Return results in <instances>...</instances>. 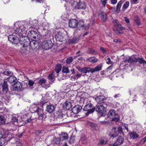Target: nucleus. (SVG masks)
<instances>
[{
    "mask_svg": "<svg viewBox=\"0 0 146 146\" xmlns=\"http://www.w3.org/2000/svg\"><path fill=\"white\" fill-rule=\"evenodd\" d=\"M64 34L61 31H59L55 35V38L57 41H62L64 36Z\"/></svg>",
    "mask_w": 146,
    "mask_h": 146,
    "instance_id": "obj_19",
    "label": "nucleus"
},
{
    "mask_svg": "<svg viewBox=\"0 0 146 146\" xmlns=\"http://www.w3.org/2000/svg\"><path fill=\"white\" fill-rule=\"evenodd\" d=\"M83 110L86 112L85 113L86 116H88L90 114L94 113L95 110V107L91 103L86 104L83 108Z\"/></svg>",
    "mask_w": 146,
    "mask_h": 146,
    "instance_id": "obj_4",
    "label": "nucleus"
},
{
    "mask_svg": "<svg viewBox=\"0 0 146 146\" xmlns=\"http://www.w3.org/2000/svg\"><path fill=\"white\" fill-rule=\"evenodd\" d=\"M107 143V142L104 141V139H101L100 141V145H103L106 144Z\"/></svg>",
    "mask_w": 146,
    "mask_h": 146,
    "instance_id": "obj_50",
    "label": "nucleus"
},
{
    "mask_svg": "<svg viewBox=\"0 0 146 146\" xmlns=\"http://www.w3.org/2000/svg\"><path fill=\"white\" fill-rule=\"evenodd\" d=\"M117 2V0H111V3L113 4H115Z\"/></svg>",
    "mask_w": 146,
    "mask_h": 146,
    "instance_id": "obj_64",
    "label": "nucleus"
},
{
    "mask_svg": "<svg viewBox=\"0 0 146 146\" xmlns=\"http://www.w3.org/2000/svg\"><path fill=\"white\" fill-rule=\"evenodd\" d=\"M114 42L115 43H120L121 42V39H114L113 40Z\"/></svg>",
    "mask_w": 146,
    "mask_h": 146,
    "instance_id": "obj_57",
    "label": "nucleus"
},
{
    "mask_svg": "<svg viewBox=\"0 0 146 146\" xmlns=\"http://www.w3.org/2000/svg\"><path fill=\"white\" fill-rule=\"evenodd\" d=\"M123 60L125 63L130 62L134 64L138 62L139 64H143V65L146 64V61L144 60L143 58L137 59L133 56L125 57L124 58Z\"/></svg>",
    "mask_w": 146,
    "mask_h": 146,
    "instance_id": "obj_1",
    "label": "nucleus"
},
{
    "mask_svg": "<svg viewBox=\"0 0 146 146\" xmlns=\"http://www.w3.org/2000/svg\"><path fill=\"white\" fill-rule=\"evenodd\" d=\"M37 41L32 40L30 42V51L32 52V50L37 48H38V42Z\"/></svg>",
    "mask_w": 146,
    "mask_h": 146,
    "instance_id": "obj_14",
    "label": "nucleus"
},
{
    "mask_svg": "<svg viewBox=\"0 0 146 146\" xmlns=\"http://www.w3.org/2000/svg\"><path fill=\"white\" fill-rule=\"evenodd\" d=\"M53 45L51 40L49 39H47L43 41L41 44L42 48L46 50L51 48Z\"/></svg>",
    "mask_w": 146,
    "mask_h": 146,
    "instance_id": "obj_8",
    "label": "nucleus"
},
{
    "mask_svg": "<svg viewBox=\"0 0 146 146\" xmlns=\"http://www.w3.org/2000/svg\"><path fill=\"white\" fill-rule=\"evenodd\" d=\"M7 79L8 82L11 84L15 82L17 80L16 77L12 76H10L9 78H7Z\"/></svg>",
    "mask_w": 146,
    "mask_h": 146,
    "instance_id": "obj_31",
    "label": "nucleus"
},
{
    "mask_svg": "<svg viewBox=\"0 0 146 146\" xmlns=\"http://www.w3.org/2000/svg\"><path fill=\"white\" fill-rule=\"evenodd\" d=\"M48 78L49 80H52L53 79V74H49L48 76Z\"/></svg>",
    "mask_w": 146,
    "mask_h": 146,
    "instance_id": "obj_60",
    "label": "nucleus"
},
{
    "mask_svg": "<svg viewBox=\"0 0 146 146\" xmlns=\"http://www.w3.org/2000/svg\"><path fill=\"white\" fill-rule=\"evenodd\" d=\"M113 23L115 24V27H116L117 25H119L118 24L119 22L118 20L116 19L114 20L113 21Z\"/></svg>",
    "mask_w": 146,
    "mask_h": 146,
    "instance_id": "obj_56",
    "label": "nucleus"
},
{
    "mask_svg": "<svg viewBox=\"0 0 146 146\" xmlns=\"http://www.w3.org/2000/svg\"><path fill=\"white\" fill-rule=\"evenodd\" d=\"M100 50L104 54H106L107 52L105 49L104 47L101 46L100 47Z\"/></svg>",
    "mask_w": 146,
    "mask_h": 146,
    "instance_id": "obj_48",
    "label": "nucleus"
},
{
    "mask_svg": "<svg viewBox=\"0 0 146 146\" xmlns=\"http://www.w3.org/2000/svg\"><path fill=\"white\" fill-rule=\"evenodd\" d=\"M32 26L29 28L31 29V27L34 29H36L38 26V24L37 21L36 20H34L32 21L31 24Z\"/></svg>",
    "mask_w": 146,
    "mask_h": 146,
    "instance_id": "obj_28",
    "label": "nucleus"
},
{
    "mask_svg": "<svg viewBox=\"0 0 146 146\" xmlns=\"http://www.w3.org/2000/svg\"><path fill=\"white\" fill-rule=\"evenodd\" d=\"M90 27V25L89 24L86 25V26H85L84 28V30H88Z\"/></svg>",
    "mask_w": 146,
    "mask_h": 146,
    "instance_id": "obj_63",
    "label": "nucleus"
},
{
    "mask_svg": "<svg viewBox=\"0 0 146 146\" xmlns=\"http://www.w3.org/2000/svg\"><path fill=\"white\" fill-rule=\"evenodd\" d=\"M106 100V98H105V97L102 96H97L95 98V100L96 102L98 104L104 103V101Z\"/></svg>",
    "mask_w": 146,
    "mask_h": 146,
    "instance_id": "obj_17",
    "label": "nucleus"
},
{
    "mask_svg": "<svg viewBox=\"0 0 146 146\" xmlns=\"http://www.w3.org/2000/svg\"><path fill=\"white\" fill-rule=\"evenodd\" d=\"M22 87V83L18 81L14 84L13 89L14 91H21Z\"/></svg>",
    "mask_w": 146,
    "mask_h": 146,
    "instance_id": "obj_16",
    "label": "nucleus"
},
{
    "mask_svg": "<svg viewBox=\"0 0 146 146\" xmlns=\"http://www.w3.org/2000/svg\"><path fill=\"white\" fill-rule=\"evenodd\" d=\"M41 133V131L39 130H36L35 133L36 135H38Z\"/></svg>",
    "mask_w": 146,
    "mask_h": 146,
    "instance_id": "obj_61",
    "label": "nucleus"
},
{
    "mask_svg": "<svg viewBox=\"0 0 146 146\" xmlns=\"http://www.w3.org/2000/svg\"><path fill=\"white\" fill-rule=\"evenodd\" d=\"M82 107L80 105H77L74 106L72 109V112L74 114H77L82 109Z\"/></svg>",
    "mask_w": 146,
    "mask_h": 146,
    "instance_id": "obj_18",
    "label": "nucleus"
},
{
    "mask_svg": "<svg viewBox=\"0 0 146 146\" xmlns=\"http://www.w3.org/2000/svg\"><path fill=\"white\" fill-rule=\"evenodd\" d=\"M65 104L66 109L69 110L72 107L71 104L69 102H66Z\"/></svg>",
    "mask_w": 146,
    "mask_h": 146,
    "instance_id": "obj_42",
    "label": "nucleus"
},
{
    "mask_svg": "<svg viewBox=\"0 0 146 146\" xmlns=\"http://www.w3.org/2000/svg\"><path fill=\"white\" fill-rule=\"evenodd\" d=\"M125 30V28L122 27L121 25H117L113 29L114 32L117 35L122 34L123 33V30Z\"/></svg>",
    "mask_w": 146,
    "mask_h": 146,
    "instance_id": "obj_11",
    "label": "nucleus"
},
{
    "mask_svg": "<svg viewBox=\"0 0 146 146\" xmlns=\"http://www.w3.org/2000/svg\"><path fill=\"white\" fill-rule=\"evenodd\" d=\"M34 119L33 118H32V117H31L29 118L28 119L25 121V123H28L29 122L31 121L32 120H33Z\"/></svg>",
    "mask_w": 146,
    "mask_h": 146,
    "instance_id": "obj_59",
    "label": "nucleus"
},
{
    "mask_svg": "<svg viewBox=\"0 0 146 146\" xmlns=\"http://www.w3.org/2000/svg\"><path fill=\"white\" fill-rule=\"evenodd\" d=\"M11 122L14 125H18V119L15 117H13L12 119Z\"/></svg>",
    "mask_w": 146,
    "mask_h": 146,
    "instance_id": "obj_39",
    "label": "nucleus"
},
{
    "mask_svg": "<svg viewBox=\"0 0 146 146\" xmlns=\"http://www.w3.org/2000/svg\"><path fill=\"white\" fill-rule=\"evenodd\" d=\"M34 84V82L31 80H29L28 82L29 85L31 86H32Z\"/></svg>",
    "mask_w": 146,
    "mask_h": 146,
    "instance_id": "obj_54",
    "label": "nucleus"
},
{
    "mask_svg": "<svg viewBox=\"0 0 146 146\" xmlns=\"http://www.w3.org/2000/svg\"><path fill=\"white\" fill-rule=\"evenodd\" d=\"M146 141V137L142 139L140 141V143L142 144L144 143Z\"/></svg>",
    "mask_w": 146,
    "mask_h": 146,
    "instance_id": "obj_58",
    "label": "nucleus"
},
{
    "mask_svg": "<svg viewBox=\"0 0 146 146\" xmlns=\"http://www.w3.org/2000/svg\"><path fill=\"white\" fill-rule=\"evenodd\" d=\"M112 131L113 133L109 135V136L111 137H115L117 136L118 134L122 135L123 136L124 135L121 126L119 127L117 129L116 128L114 127L113 128Z\"/></svg>",
    "mask_w": 146,
    "mask_h": 146,
    "instance_id": "obj_5",
    "label": "nucleus"
},
{
    "mask_svg": "<svg viewBox=\"0 0 146 146\" xmlns=\"http://www.w3.org/2000/svg\"><path fill=\"white\" fill-rule=\"evenodd\" d=\"M122 126L123 127H124V128L126 130L127 132L129 131L128 125H127L124 124H123Z\"/></svg>",
    "mask_w": 146,
    "mask_h": 146,
    "instance_id": "obj_52",
    "label": "nucleus"
},
{
    "mask_svg": "<svg viewBox=\"0 0 146 146\" xmlns=\"http://www.w3.org/2000/svg\"><path fill=\"white\" fill-rule=\"evenodd\" d=\"M60 138L62 141L66 140L68 138V135L66 133H62L60 135Z\"/></svg>",
    "mask_w": 146,
    "mask_h": 146,
    "instance_id": "obj_21",
    "label": "nucleus"
},
{
    "mask_svg": "<svg viewBox=\"0 0 146 146\" xmlns=\"http://www.w3.org/2000/svg\"><path fill=\"white\" fill-rule=\"evenodd\" d=\"M25 37H22L21 38H20L19 42L21 43V44L23 45V48L22 50H26L25 52H24L23 53L26 54L29 52V51L27 50V49L28 45H30V42L29 39L27 40L28 41H27L25 39Z\"/></svg>",
    "mask_w": 146,
    "mask_h": 146,
    "instance_id": "obj_7",
    "label": "nucleus"
},
{
    "mask_svg": "<svg viewBox=\"0 0 146 146\" xmlns=\"http://www.w3.org/2000/svg\"><path fill=\"white\" fill-rule=\"evenodd\" d=\"M6 120L3 115L0 116V125L5 124Z\"/></svg>",
    "mask_w": 146,
    "mask_h": 146,
    "instance_id": "obj_40",
    "label": "nucleus"
},
{
    "mask_svg": "<svg viewBox=\"0 0 146 146\" xmlns=\"http://www.w3.org/2000/svg\"><path fill=\"white\" fill-rule=\"evenodd\" d=\"M78 70L81 72L87 73L90 72H91V68H83L79 67L77 68Z\"/></svg>",
    "mask_w": 146,
    "mask_h": 146,
    "instance_id": "obj_20",
    "label": "nucleus"
},
{
    "mask_svg": "<svg viewBox=\"0 0 146 146\" xmlns=\"http://www.w3.org/2000/svg\"><path fill=\"white\" fill-rule=\"evenodd\" d=\"M134 19L135 23L137 25L139 26L140 25L141 22L139 16H135L134 17Z\"/></svg>",
    "mask_w": 146,
    "mask_h": 146,
    "instance_id": "obj_37",
    "label": "nucleus"
},
{
    "mask_svg": "<svg viewBox=\"0 0 146 146\" xmlns=\"http://www.w3.org/2000/svg\"><path fill=\"white\" fill-rule=\"evenodd\" d=\"M71 5L76 9H84L86 8V5L84 2L80 1L78 2L75 1L72 3Z\"/></svg>",
    "mask_w": 146,
    "mask_h": 146,
    "instance_id": "obj_6",
    "label": "nucleus"
},
{
    "mask_svg": "<svg viewBox=\"0 0 146 146\" xmlns=\"http://www.w3.org/2000/svg\"><path fill=\"white\" fill-rule=\"evenodd\" d=\"M46 80L44 78H42L40 80L37 82L38 86L41 85L43 87H45L46 83Z\"/></svg>",
    "mask_w": 146,
    "mask_h": 146,
    "instance_id": "obj_26",
    "label": "nucleus"
},
{
    "mask_svg": "<svg viewBox=\"0 0 146 146\" xmlns=\"http://www.w3.org/2000/svg\"><path fill=\"white\" fill-rule=\"evenodd\" d=\"M25 28L23 26H21L15 30V33L18 35L20 37H23V34L25 33Z\"/></svg>",
    "mask_w": 146,
    "mask_h": 146,
    "instance_id": "obj_10",
    "label": "nucleus"
},
{
    "mask_svg": "<svg viewBox=\"0 0 146 146\" xmlns=\"http://www.w3.org/2000/svg\"><path fill=\"white\" fill-rule=\"evenodd\" d=\"M34 108L36 109L35 112H36L37 114L38 115V119H39L43 120H44L46 117L45 114L43 113V110L41 108L37 107H35Z\"/></svg>",
    "mask_w": 146,
    "mask_h": 146,
    "instance_id": "obj_9",
    "label": "nucleus"
},
{
    "mask_svg": "<svg viewBox=\"0 0 146 146\" xmlns=\"http://www.w3.org/2000/svg\"><path fill=\"white\" fill-rule=\"evenodd\" d=\"M73 61V59L71 57L68 58L66 60V62L68 64H69Z\"/></svg>",
    "mask_w": 146,
    "mask_h": 146,
    "instance_id": "obj_47",
    "label": "nucleus"
},
{
    "mask_svg": "<svg viewBox=\"0 0 146 146\" xmlns=\"http://www.w3.org/2000/svg\"><path fill=\"white\" fill-rule=\"evenodd\" d=\"M61 141L60 138H57L55 137L53 139L52 141V143L54 145H57L60 144Z\"/></svg>",
    "mask_w": 146,
    "mask_h": 146,
    "instance_id": "obj_33",
    "label": "nucleus"
},
{
    "mask_svg": "<svg viewBox=\"0 0 146 146\" xmlns=\"http://www.w3.org/2000/svg\"><path fill=\"white\" fill-rule=\"evenodd\" d=\"M108 116L109 118L112 119V121H114L115 122H117L120 120L119 114H117L116 111L114 110H110L108 113Z\"/></svg>",
    "mask_w": 146,
    "mask_h": 146,
    "instance_id": "obj_3",
    "label": "nucleus"
},
{
    "mask_svg": "<svg viewBox=\"0 0 146 146\" xmlns=\"http://www.w3.org/2000/svg\"><path fill=\"white\" fill-rule=\"evenodd\" d=\"M112 68V66H109V67L108 68L106 69V71L108 72V71L110 72V71L111 70Z\"/></svg>",
    "mask_w": 146,
    "mask_h": 146,
    "instance_id": "obj_62",
    "label": "nucleus"
},
{
    "mask_svg": "<svg viewBox=\"0 0 146 146\" xmlns=\"http://www.w3.org/2000/svg\"><path fill=\"white\" fill-rule=\"evenodd\" d=\"M89 126L91 127L93 130L97 131L99 129V127L95 123H90L88 124Z\"/></svg>",
    "mask_w": 146,
    "mask_h": 146,
    "instance_id": "obj_27",
    "label": "nucleus"
},
{
    "mask_svg": "<svg viewBox=\"0 0 146 146\" xmlns=\"http://www.w3.org/2000/svg\"><path fill=\"white\" fill-rule=\"evenodd\" d=\"M78 25H79V27L82 29H83L85 27L84 22L83 21H80L79 22H78Z\"/></svg>",
    "mask_w": 146,
    "mask_h": 146,
    "instance_id": "obj_44",
    "label": "nucleus"
},
{
    "mask_svg": "<svg viewBox=\"0 0 146 146\" xmlns=\"http://www.w3.org/2000/svg\"><path fill=\"white\" fill-rule=\"evenodd\" d=\"M3 74L5 75L11 76L13 75V73L11 71H10L9 69L5 70L3 72Z\"/></svg>",
    "mask_w": 146,
    "mask_h": 146,
    "instance_id": "obj_38",
    "label": "nucleus"
},
{
    "mask_svg": "<svg viewBox=\"0 0 146 146\" xmlns=\"http://www.w3.org/2000/svg\"><path fill=\"white\" fill-rule=\"evenodd\" d=\"M55 107L54 105L50 104L47 105L46 107V110L49 113H52L54 110Z\"/></svg>",
    "mask_w": 146,
    "mask_h": 146,
    "instance_id": "obj_24",
    "label": "nucleus"
},
{
    "mask_svg": "<svg viewBox=\"0 0 146 146\" xmlns=\"http://www.w3.org/2000/svg\"><path fill=\"white\" fill-rule=\"evenodd\" d=\"M28 37L32 40L38 41L40 40L41 35L39 33L34 30L29 31L27 34Z\"/></svg>",
    "mask_w": 146,
    "mask_h": 146,
    "instance_id": "obj_2",
    "label": "nucleus"
},
{
    "mask_svg": "<svg viewBox=\"0 0 146 146\" xmlns=\"http://www.w3.org/2000/svg\"><path fill=\"white\" fill-rule=\"evenodd\" d=\"M112 63V62L111 61L110 58H108L106 60V63L108 64H111Z\"/></svg>",
    "mask_w": 146,
    "mask_h": 146,
    "instance_id": "obj_53",
    "label": "nucleus"
},
{
    "mask_svg": "<svg viewBox=\"0 0 146 146\" xmlns=\"http://www.w3.org/2000/svg\"><path fill=\"white\" fill-rule=\"evenodd\" d=\"M62 72L63 73H68L70 72V71L68 67L66 66H64L63 67Z\"/></svg>",
    "mask_w": 146,
    "mask_h": 146,
    "instance_id": "obj_43",
    "label": "nucleus"
},
{
    "mask_svg": "<svg viewBox=\"0 0 146 146\" xmlns=\"http://www.w3.org/2000/svg\"><path fill=\"white\" fill-rule=\"evenodd\" d=\"M102 69V66H97L94 68H91V73H93L95 72L101 70Z\"/></svg>",
    "mask_w": 146,
    "mask_h": 146,
    "instance_id": "obj_29",
    "label": "nucleus"
},
{
    "mask_svg": "<svg viewBox=\"0 0 146 146\" xmlns=\"http://www.w3.org/2000/svg\"><path fill=\"white\" fill-rule=\"evenodd\" d=\"M87 60L91 62L95 63L98 61V60L95 57H92L88 58Z\"/></svg>",
    "mask_w": 146,
    "mask_h": 146,
    "instance_id": "obj_36",
    "label": "nucleus"
},
{
    "mask_svg": "<svg viewBox=\"0 0 146 146\" xmlns=\"http://www.w3.org/2000/svg\"><path fill=\"white\" fill-rule=\"evenodd\" d=\"M78 24V21L76 19H72L69 21L68 25L69 27L71 28L77 27Z\"/></svg>",
    "mask_w": 146,
    "mask_h": 146,
    "instance_id": "obj_13",
    "label": "nucleus"
},
{
    "mask_svg": "<svg viewBox=\"0 0 146 146\" xmlns=\"http://www.w3.org/2000/svg\"><path fill=\"white\" fill-rule=\"evenodd\" d=\"M129 1H126L123 5V8L125 10L129 6Z\"/></svg>",
    "mask_w": 146,
    "mask_h": 146,
    "instance_id": "obj_46",
    "label": "nucleus"
},
{
    "mask_svg": "<svg viewBox=\"0 0 146 146\" xmlns=\"http://www.w3.org/2000/svg\"><path fill=\"white\" fill-rule=\"evenodd\" d=\"M121 96V94L119 93L116 94L113 96V98L115 99H118Z\"/></svg>",
    "mask_w": 146,
    "mask_h": 146,
    "instance_id": "obj_49",
    "label": "nucleus"
},
{
    "mask_svg": "<svg viewBox=\"0 0 146 146\" xmlns=\"http://www.w3.org/2000/svg\"><path fill=\"white\" fill-rule=\"evenodd\" d=\"M104 103H103V105H97L95 107V110L98 112L100 113H102L105 111L106 108L103 106Z\"/></svg>",
    "mask_w": 146,
    "mask_h": 146,
    "instance_id": "obj_15",
    "label": "nucleus"
},
{
    "mask_svg": "<svg viewBox=\"0 0 146 146\" xmlns=\"http://www.w3.org/2000/svg\"><path fill=\"white\" fill-rule=\"evenodd\" d=\"M74 138L72 137H71L70 138V140L68 142L70 143V144L73 143L74 142Z\"/></svg>",
    "mask_w": 146,
    "mask_h": 146,
    "instance_id": "obj_55",
    "label": "nucleus"
},
{
    "mask_svg": "<svg viewBox=\"0 0 146 146\" xmlns=\"http://www.w3.org/2000/svg\"><path fill=\"white\" fill-rule=\"evenodd\" d=\"M8 40L11 42L16 44H18L20 41L17 36L12 35L9 36Z\"/></svg>",
    "mask_w": 146,
    "mask_h": 146,
    "instance_id": "obj_12",
    "label": "nucleus"
},
{
    "mask_svg": "<svg viewBox=\"0 0 146 146\" xmlns=\"http://www.w3.org/2000/svg\"><path fill=\"white\" fill-rule=\"evenodd\" d=\"M122 3V2L121 1H120L118 3L116 7V10L117 11H119L120 9L121 8V5Z\"/></svg>",
    "mask_w": 146,
    "mask_h": 146,
    "instance_id": "obj_45",
    "label": "nucleus"
},
{
    "mask_svg": "<svg viewBox=\"0 0 146 146\" xmlns=\"http://www.w3.org/2000/svg\"><path fill=\"white\" fill-rule=\"evenodd\" d=\"M80 39L79 36H76L68 40L69 44H75L78 42Z\"/></svg>",
    "mask_w": 146,
    "mask_h": 146,
    "instance_id": "obj_22",
    "label": "nucleus"
},
{
    "mask_svg": "<svg viewBox=\"0 0 146 146\" xmlns=\"http://www.w3.org/2000/svg\"><path fill=\"white\" fill-rule=\"evenodd\" d=\"M130 137L133 139H136L138 137V135L135 132H133L129 133Z\"/></svg>",
    "mask_w": 146,
    "mask_h": 146,
    "instance_id": "obj_34",
    "label": "nucleus"
},
{
    "mask_svg": "<svg viewBox=\"0 0 146 146\" xmlns=\"http://www.w3.org/2000/svg\"><path fill=\"white\" fill-rule=\"evenodd\" d=\"M3 90L4 92L6 93L8 90V85L7 81H5L2 85Z\"/></svg>",
    "mask_w": 146,
    "mask_h": 146,
    "instance_id": "obj_32",
    "label": "nucleus"
},
{
    "mask_svg": "<svg viewBox=\"0 0 146 146\" xmlns=\"http://www.w3.org/2000/svg\"><path fill=\"white\" fill-rule=\"evenodd\" d=\"M107 0H101L102 4L104 7H105L106 5V4L107 3Z\"/></svg>",
    "mask_w": 146,
    "mask_h": 146,
    "instance_id": "obj_51",
    "label": "nucleus"
},
{
    "mask_svg": "<svg viewBox=\"0 0 146 146\" xmlns=\"http://www.w3.org/2000/svg\"><path fill=\"white\" fill-rule=\"evenodd\" d=\"M124 141V138L122 136H119L117 137L115 143L117 144V145H121L123 143Z\"/></svg>",
    "mask_w": 146,
    "mask_h": 146,
    "instance_id": "obj_23",
    "label": "nucleus"
},
{
    "mask_svg": "<svg viewBox=\"0 0 146 146\" xmlns=\"http://www.w3.org/2000/svg\"><path fill=\"white\" fill-rule=\"evenodd\" d=\"M88 52L89 53L92 54H97V52L96 51L92 48H89Z\"/></svg>",
    "mask_w": 146,
    "mask_h": 146,
    "instance_id": "obj_41",
    "label": "nucleus"
},
{
    "mask_svg": "<svg viewBox=\"0 0 146 146\" xmlns=\"http://www.w3.org/2000/svg\"><path fill=\"white\" fill-rule=\"evenodd\" d=\"M2 138L5 139V141H9L12 138V135L10 133L5 134L2 135Z\"/></svg>",
    "mask_w": 146,
    "mask_h": 146,
    "instance_id": "obj_25",
    "label": "nucleus"
},
{
    "mask_svg": "<svg viewBox=\"0 0 146 146\" xmlns=\"http://www.w3.org/2000/svg\"><path fill=\"white\" fill-rule=\"evenodd\" d=\"M62 68L61 65L59 64H57L55 66V71L57 73H58L61 70Z\"/></svg>",
    "mask_w": 146,
    "mask_h": 146,
    "instance_id": "obj_35",
    "label": "nucleus"
},
{
    "mask_svg": "<svg viewBox=\"0 0 146 146\" xmlns=\"http://www.w3.org/2000/svg\"><path fill=\"white\" fill-rule=\"evenodd\" d=\"M101 15V18L102 21L104 22L107 20V16L106 14L104 12H102L100 13Z\"/></svg>",
    "mask_w": 146,
    "mask_h": 146,
    "instance_id": "obj_30",
    "label": "nucleus"
}]
</instances>
